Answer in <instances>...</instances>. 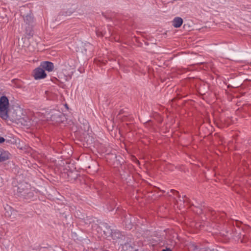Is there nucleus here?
<instances>
[{
  "mask_svg": "<svg viewBox=\"0 0 251 251\" xmlns=\"http://www.w3.org/2000/svg\"><path fill=\"white\" fill-rule=\"evenodd\" d=\"M9 100L6 96L0 98V117L6 119L8 117Z\"/></svg>",
  "mask_w": 251,
  "mask_h": 251,
  "instance_id": "1",
  "label": "nucleus"
},
{
  "mask_svg": "<svg viewBox=\"0 0 251 251\" xmlns=\"http://www.w3.org/2000/svg\"><path fill=\"white\" fill-rule=\"evenodd\" d=\"M13 114V117L16 120L18 121L19 122L25 125H29L28 124L30 123V120L25 115L23 114V109L20 107H17L14 110Z\"/></svg>",
  "mask_w": 251,
  "mask_h": 251,
  "instance_id": "2",
  "label": "nucleus"
},
{
  "mask_svg": "<svg viewBox=\"0 0 251 251\" xmlns=\"http://www.w3.org/2000/svg\"><path fill=\"white\" fill-rule=\"evenodd\" d=\"M33 76L35 79H40L45 78L47 75L42 67H38L34 70Z\"/></svg>",
  "mask_w": 251,
  "mask_h": 251,
  "instance_id": "3",
  "label": "nucleus"
},
{
  "mask_svg": "<svg viewBox=\"0 0 251 251\" xmlns=\"http://www.w3.org/2000/svg\"><path fill=\"white\" fill-rule=\"evenodd\" d=\"M41 66L44 70H46L49 72H51L53 70L54 66L53 64L50 62L45 61L41 63Z\"/></svg>",
  "mask_w": 251,
  "mask_h": 251,
  "instance_id": "4",
  "label": "nucleus"
},
{
  "mask_svg": "<svg viewBox=\"0 0 251 251\" xmlns=\"http://www.w3.org/2000/svg\"><path fill=\"white\" fill-rule=\"evenodd\" d=\"M10 157V153L5 151H0V162H4L8 159Z\"/></svg>",
  "mask_w": 251,
  "mask_h": 251,
  "instance_id": "5",
  "label": "nucleus"
},
{
  "mask_svg": "<svg viewBox=\"0 0 251 251\" xmlns=\"http://www.w3.org/2000/svg\"><path fill=\"white\" fill-rule=\"evenodd\" d=\"M173 25L174 27H179L182 24L183 20L180 17H176L173 21Z\"/></svg>",
  "mask_w": 251,
  "mask_h": 251,
  "instance_id": "6",
  "label": "nucleus"
},
{
  "mask_svg": "<svg viewBox=\"0 0 251 251\" xmlns=\"http://www.w3.org/2000/svg\"><path fill=\"white\" fill-rule=\"evenodd\" d=\"M24 20L25 22L28 25V26L34 22V18L31 14H27L25 17H24Z\"/></svg>",
  "mask_w": 251,
  "mask_h": 251,
  "instance_id": "7",
  "label": "nucleus"
},
{
  "mask_svg": "<svg viewBox=\"0 0 251 251\" xmlns=\"http://www.w3.org/2000/svg\"><path fill=\"white\" fill-rule=\"evenodd\" d=\"M12 212L15 213L16 211L11 208V207H8L7 210L6 211L5 215L7 217H11Z\"/></svg>",
  "mask_w": 251,
  "mask_h": 251,
  "instance_id": "8",
  "label": "nucleus"
},
{
  "mask_svg": "<svg viewBox=\"0 0 251 251\" xmlns=\"http://www.w3.org/2000/svg\"><path fill=\"white\" fill-rule=\"evenodd\" d=\"M25 33L29 36H32L33 35V31L32 27L30 26V25L26 27Z\"/></svg>",
  "mask_w": 251,
  "mask_h": 251,
  "instance_id": "9",
  "label": "nucleus"
},
{
  "mask_svg": "<svg viewBox=\"0 0 251 251\" xmlns=\"http://www.w3.org/2000/svg\"><path fill=\"white\" fill-rule=\"evenodd\" d=\"M248 240L247 237L245 235H242V238L241 239L240 242L242 243H246Z\"/></svg>",
  "mask_w": 251,
  "mask_h": 251,
  "instance_id": "10",
  "label": "nucleus"
},
{
  "mask_svg": "<svg viewBox=\"0 0 251 251\" xmlns=\"http://www.w3.org/2000/svg\"><path fill=\"white\" fill-rule=\"evenodd\" d=\"M96 34L98 36H102L103 34L101 31H100L99 30H96Z\"/></svg>",
  "mask_w": 251,
  "mask_h": 251,
  "instance_id": "11",
  "label": "nucleus"
},
{
  "mask_svg": "<svg viewBox=\"0 0 251 251\" xmlns=\"http://www.w3.org/2000/svg\"><path fill=\"white\" fill-rule=\"evenodd\" d=\"M5 141V139L4 138L0 136V143H2L4 142Z\"/></svg>",
  "mask_w": 251,
  "mask_h": 251,
  "instance_id": "12",
  "label": "nucleus"
},
{
  "mask_svg": "<svg viewBox=\"0 0 251 251\" xmlns=\"http://www.w3.org/2000/svg\"><path fill=\"white\" fill-rule=\"evenodd\" d=\"M171 192H173L174 195H178V192L176 190H172Z\"/></svg>",
  "mask_w": 251,
  "mask_h": 251,
  "instance_id": "13",
  "label": "nucleus"
},
{
  "mask_svg": "<svg viewBox=\"0 0 251 251\" xmlns=\"http://www.w3.org/2000/svg\"><path fill=\"white\" fill-rule=\"evenodd\" d=\"M196 212L198 214H201V209H199L197 211H196Z\"/></svg>",
  "mask_w": 251,
  "mask_h": 251,
  "instance_id": "14",
  "label": "nucleus"
},
{
  "mask_svg": "<svg viewBox=\"0 0 251 251\" xmlns=\"http://www.w3.org/2000/svg\"><path fill=\"white\" fill-rule=\"evenodd\" d=\"M162 251H172V250L169 248H167L166 249L163 250Z\"/></svg>",
  "mask_w": 251,
  "mask_h": 251,
  "instance_id": "15",
  "label": "nucleus"
},
{
  "mask_svg": "<svg viewBox=\"0 0 251 251\" xmlns=\"http://www.w3.org/2000/svg\"><path fill=\"white\" fill-rule=\"evenodd\" d=\"M6 142L7 143H9V140H6Z\"/></svg>",
  "mask_w": 251,
  "mask_h": 251,
  "instance_id": "16",
  "label": "nucleus"
}]
</instances>
